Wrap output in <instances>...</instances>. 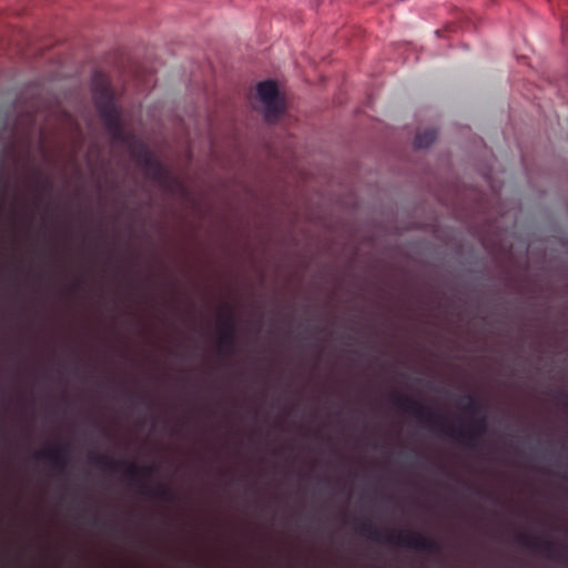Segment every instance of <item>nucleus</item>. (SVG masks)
I'll list each match as a JSON object with an SVG mask.
<instances>
[{"label":"nucleus","instance_id":"obj_1","mask_svg":"<svg viewBox=\"0 0 568 568\" xmlns=\"http://www.w3.org/2000/svg\"><path fill=\"white\" fill-rule=\"evenodd\" d=\"M497 216L470 222L466 233L476 240L479 248H532V245L558 244L568 248V234L560 222L550 216L540 225L534 216L524 214L523 203L516 199H501L496 205Z\"/></svg>","mask_w":568,"mask_h":568},{"label":"nucleus","instance_id":"obj_2","mask_svg":"<svg viewBox=\"0 0 568 568\" xmlns=\"http://www.w3.org/2000/svg\"><path fill=\"white\" fill-rule=\"evenodd\" d=\"M185 130L184 119L180 115V248H272L271 246H187L185 243L184 225L186 223L185 203L187 201V189L185 184V169L182 163V132ZM321 209V205L317 206ZM325 232L342 240L353 243L344 244L338 248H361L358 244L367 245V248H378L376 243L390 234L397 233L395 224L366 216L363 220L356 217L335 216L333 213H325L318 210L310 216ZM390 245L389 247H392ZM383 246L382 248H385ZM278 248H334L333 246H280Z\"/></svg>","mask_w":568,"mask_h":568},{"label":"nucleus","instance_id":"obj_3","mask_svg":"<svg viewBox=\"0 0 568 568\" xmlns=\"http://www.w3.org/2000/svg\"><path fill=\"white\" fill-rule=\"evenodd\" d=\"M243 191L246 195L252 197L257 207L235 206L232 201L219 195L215 190L211 192L200 191L192 200L194 211L202 222L209 224H225L227 215L231 214L240 222L245 221V213L250 210L253 217L256 220L260 230H267L280 232L283 230V222L276 216V210L272 202L262 199L260 194L250 186H244Z\"/></svg>","mask_w":568,"mask_h":568},{"label":"nucleus","instance_id":"obj_4","mask_svg":"<svg viewBox=\"0 0 568 568\" xmlns=\"http://www.w3.org/2000/svg\"><path fill=\"white\" fill-rule=\"evenodd\" d=\"M392 400L400 410L425 423L430 429L438 430L471 449L479 447V440L487 432L486 416L471 418L467 428L456 429L443 423L440 416L432 407L408 395L394 392Z\"/></svg>","mask_w":568,"mask_h":568},{"label":"nucleus","instance_id":"obj_5","mask_svg":"<svg viewBox=\"0 0 568 568\" xmlns=\"http://www.w3.org/2000/svg\"><path fill=\"white\" fill-rule=\"evenodd\" d=\"M426 215L427 221H409L404 229L428 233L437 244L428 242L409 243L406 245L396 244L390 248H476L471 244H465V232L460 227L443 224L435 209H429Z\"/></svg>","mask_w":568,"mask_h":568},{"label":"nucleus","instance_id":"obj_6","mask_svg":"<svg viewBox=\"0 0 568 568\" xmlns=\"http://www.w3.org/2000/svg\"><path fill=\"white\" fill-rule=\"evenodd\" d=\"M252 97V108L261 114L263 123L268 126L277 125L288 113L287 95L275 78L257 81L253 87Z\"/></svg>","mask_w":568,"mask_h":568},{"label":"nucleus","instance_id":"obj_7","mask_svg":"<svg viewBox=\"0 0 568 568\" xmlns=\"http://www.w3.org/2000/svg\"><path fill=\"white\" fill-rule=\"evenodd\" d=\"M358 531L361 535L376 542L384 540L388 544H395L408 549L436 555L443 551V545L438 540L420 532L398 530L383 536L381 530L367 518L359 524Z\"/></svg>","mask_w":568,"mask_h":568},{"label":"nucleus","instance_id":"obj_8","mask_svg":"<svg viewBox=\"0 0 568 568\" xmlns=\"http://www.w3.org/2000/svg\"><path fill=\"white\" fill-rule=\"evenodd\" d=\"M92 465L110 471H122L130 483L136 488L139 495L149 496L151 493L150 477L153 473L151 465H140L136 462H128L125 459H116L106 454L89 455Z\"/></svg>","mask_w":568,"mask_h":568},{"label":"nucleus","instance_id":"obj_9","mask_svg":"<svg viewBox=\"0 0 568 568\" xmlns=\"http://www.w3.org/2000/svg\"><path fill=\"white\" fill-rule=\"evenodd\" d=\"M93 99L101 116L104 120L108 131L113 138H120V116L113 103L112 92L103 74L97 73L93 77Z\"/></svg>","mask_w":568,"mask_h":568},{"label":"nucleus","instance_id":"obj_10","mask_svg":"<svg viewBox=\"0 0 568 568\" xmlns=\"http://www.w3.org/2000/svg\"><path fill=\"white\" fill-rule=\"evenodd\" d=\"M237 324L234 312L227 304H222L217 312L216 352L223 357L235 353L237 345Z\"/></svg>","mask_w":568,"mask_h":568},{"label":"nucleus","instance_id":"obj_11","mask_svg":"<svg viewBox=\"0 0 568 568\" xmlns=\"http://www.w3.org/2000/svg\"><path fill=\"white\" fill-rule=\"evenodd\" d=\"M517 542L528 549L541 552L550 559H561L568 554V548L558 546L555 541L530 534H518Z\"/></svg>","mask_w":568,"mask_h":568},{"label":"nucleus","instance_id":"obj_12","mask_svg":"<svg viewBox=\"0 0 568 568\" xmlns=\"http://www.w3.org/2000/svg\"><path fill=\"white\" fill-rule=\"evenodd\" d=\"M39 459H45L60 474H63L69 466V449L67 446L52 445L36 455Z\"/></svg>","mask_w":568,"mask_h":568},{"label":"nucleus","instance_id":"obj_13","mask_svg":"<svg viewBox=\"0 0 568 568\" xmlns=\"http://www.w3.org/2000/svg\"><path fill=\"white\" fill-rule=\"evenodd\" d=\"M438 138V130L436 128H427L422 132H417L413 140L414 150L429 149Z\"/></svg>","mask_w":568,"mask_h":568},{"label":"nucleus","instance_id":"obj_14","mask_svg":"<svg viewBox=\"0 0 568 568\" xmlns=\"http://www.w3.org/2000/svg\"><path fill=\"white\" fill-rule=\"evenodd\" d=\"M334 203L338 207L352 213L358 212L362 207V200L354 191L337 195L334 200Z\"/></svg>","mask_w":568,"mask_h":568},{"label":"nucleus","instance_id":"obj_15","mask_svg":"<svg viewBox=\"0 0 568 568\" xmlns=\"http://www.w3.org/2000/svg\"><path fill=\"white\" fill-rule=\"evenodd\" d=\"M459 407L473 416L483 412L484 407L473 395H465L460 398Z\"/></svg>","mask_w":568,"mask_h":568},{"label":"nucleus","instance_id":"obj_16","mask_svg":"<svg viewBox=\"0 0 568 568\" xmlns=\"http://www.w3.org/2000/svg\"><path fill=\"white\" fill-rule=\"evenodd\" d=\"M182 250H179V253H182ZM182 254H180V278L182 277ZM182 305V283L180 282V306ZM182 324V310L180 308V325ZM182 337V333L180 332V338Z\"/></svg>","mask_w":568,"mask_h":568},{"label":"nucleus","instance_id":"obj_17","mask_svg":"<svg viewBox=\"0 0 568 568\" xmlns=\"http://www.w3.org/2000/svg\"><path fill=\"white\" fill-rule=\"evenodd\" d=\"M90 524H91L92 526H100V524H101V523H100V520H99L97 517H94V518H92V520H91V523H90Z\"/></svg>","mask_w":568,"mask_h":568},{"label":"nucleus","instance_id":"obj_18","mask_svg":"<svg viewBox=\"0 0 568 568\" xmlns=\"http://www.w3.org/2000/svg\"><path fill=\"white\" fill-rule=\"evenodd\" d=\"M221 187L226 191L229 189L227 184L224 181H221Z\"/></svg>","mask_w":568,"mask_h":568},{"label":"nucleus","instance_id":"obj_19","mask_svg":"<svg viewBox=\"0 0 568 568\" xmlns=\"http://www.w3.org/2000/svg\"><path fill=\"white\" fill-rule=\"evenodd\" d=\"M125 396L131 398L133 396V394L129 393V392H125Z\"/></svg>","mask_w":568,"mask_h":568},{"label":"nucleus","instance_id":"obj_20","mask_svg":"<svg viewBox=\"0 0 568 568\" xmlns=\"http://www.w3.org/2000/svg\"><path fill=\"white\" fill-rule=\"evenodd\" d=\"M440 33H442V31H440V30H436V31H435V34H436L437 37H440Z\"/></svg>","mask_w":568,"mask_h":568},{"label":"nucleus","instance_id":"obj_21","mask_svg":"<svg viewBox=\"0 0 568 568\" xmlns=\"http://www.w3.org/2000/svg\"><path fill=\"white\" fill-rule=\"evenodd\" d=\"M565 407L568 408V395H567V402L565 403Z\"/></svg>","mask_w":568,"mask_h":568},{"label":"nucleus","instance_id":"obj_22","mask_svg":"<svg viewBox=\"0 0 568 568\" xmlns=\"http://www.w3.org/2000/svg\"><path fill=\"white\" fill-rule=\"evenodd\" d=\"M206 413H207V415H210V416H211V415H213V412H212V410H207Z\"/></svg>","mask_w":568,"mask_h":568}]
</instances>
